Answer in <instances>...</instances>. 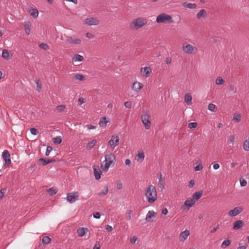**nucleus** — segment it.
Returning a JSON list of instances; mask_svg holds the SVG:
<instances>
[{
    "label": "nucleus",
    "mask_w": 249,
    "mask_h": 249,
    "mask_svg": "<svg viewBox=\"0 0 249 249\" xmlns=\"http://www.w3.org/2000/svg\"><path fill=\"white\" fill-rule=\"evenodd\" d=\"M144 196L146 201L149 203H154L157 199V194L155 187L153 185H148L144 190Z\"/></svg>",
    "instance_id": "obj_1"
},
{
    "label": "nucleus",
    "mask_w": 249,
    "mask_h": 249,
    "mask_svg": "<svg viewBox=\"0 0 249 249\" xmlns=\"http://www.w3.org/2000/svg\"><path fill=\"white\" fill-rule=\"evenodd\" d=\"M105 160L104 162L105 163L103 165V163H101V167L104 171L107 172L108 171L109 167L112 164H114L116 158L114 154L110 153L109 154L105 155Z\"/></svg>",
    "instance_id": "obj_2"
},
{
    "label": "nucleus",
    "mask_w": 249,
    "mask_h": 249,
    "mask_svg": "<svg viewBox=\"0 0 249 249\" xmlns=\"http://www.w3.org/2000/svg\"><path fill=\"white\" fill-rule=\"evenodd\" d=\"M146 23V19L138 18L135 19L130 24V28L132 30H137L144 26Z\"/></svg>",
    "instance_id": "obj_3"
},
{
    "label": "nucleus",
    "mask_w": 249,
    "mask_h": 249,
    "mask_svg": "<svg viewBox=\"0 0 249 249\" xmlns=\"http://www.w3.org/2000/svg\"><path fill=\"white\" fill-rule=\"evenodd\" d=\"M141 120L145 129H150L151 126L150 116L149 112L147 110H143L142 111Z\"/></svg>",
    "instance_id": "obj_4"
},
{
    "label": "nucleus",
    "mask_w": 249,
    "mask_h": 249,
    "mask_svg": "<svg viewBox=\"0 0 249 249\" xmlns=\"http://www.w3.org/2000/svg\"><path fill=\"white\" fill-rule=\"evenodd\" d=\"M182 49L185 53L189 54H195L198 52L196 47L186 42L182 44Z\"/></svg>",
    "instance_id": "obj_5"
},
{
    "label": "nucleus",
    "mask_w": 249,
    "mask_h": 249,
    "mask_svg": "<svg viewBox=\"0 0 249 249\" xmlns=\"http://www.w3.org/2000/svg\"><path fill=\"white\" fill-rule=\"evenodd\" d=\"M156 22L158 23L165 22L173 23L174 20L171 16L166 13H161L157 17Z\"/></svg>",
    "instance_id": "obj_6"
},
{
    "label": "nucleus",
    "mask_w": 249,
    "mask_h": 249,
    "mask_svg": "<svg viewBox=\"0 0 249 249\" xmlns=\"http://www.w3.org/2000/svg\"><path fill=\"white\" fill-rule=\"evenodd\" d=\"M79 196V193L77 192L68 193L67 195L66 200L67 202L71 204L78 199Z\"/></svg>",
    "instance_id": "obj_7"
},
{
    "label": "nucleus",
    "mask_w": 249,
    "mask_h": 249,
    "mask_svg": "<svg viewBox=\"0 0 249 249\" xmlns=\"http://www.w3.org/2000/svg\"><path fill=\"white\" fill-rule=\"evenodd\" d=\"M120 139L117 135H112L108 141V144L111 149H114L119 143Z\"/></svg>",
    "instance_id": "obj_8"
},
{
    "label": "nucleus",
    "mask_w": 249,
    "mask_h": 249,
    "mask_svg": "<svg viewBox=\"0 0 249 249\" xmlns=\"http://www.w3.org/2000/svg\"><path fill=\"white\" fill-rule=\"evenodd\" d=\"M243 209L242 207H236L230 210L228 213V215L230 216L234 217L242 212Z\"/></svg>",
    "instance_id": "obj_9"
},
{
    "label": "nucleus",
    "mask_w": 249,
    "mask_h": 249,
    "mask_svg": "<svg viewBox=\"0 0 249 249\" xmlns=\"http://www.w3.org/2000/svg\"><path fill=\"white\" fill-rule=\"evenodd\" d=\"M195 201L192 198H188L184 203L183 209L184 210H189L195 204Z\"/></svg>",
    "instance_id": "obj_10"
},
{
    "label": "nucleus",
    "mask_w": 249,
    "mask_h": 249,
    "mask_svg": "<svg viewBox=\"0 0 249 249\" xmlns=\"http://www.w3.org/2000/svg\"><path fill=\"white\" fill-rule=\"evenodd\" d=\"M157 213L154 211H149L146 215L145 220L148 222H152L156 218Z\"/></svg>",
    "instance_id": "obj_11"
},
{
    "label": "nucleus",
    "mask_w": 249,
    "mask_h": 249,
    "mask_svg": "<svg viewBox=\"0 0 249 249\" xmlns=\"http://www.w3.org/2000/svg\"><path fill=\"white\" fill-rule=\"evenodd\" d=\"M85 23L89 26L97 25L99 21L96 18H89L85 19Z\"/></svg>",
    "instance_id": "obj_12"
},
{
    "label": "nucleus",
    "mask_w": 249,
    "mask_h": 249,
    "mask_svg": "<svg viewBox=\"0 0 249 249\" xmlns=\"http://www.w3.org/2000/svg\"><path fill=\"white\" fill-rule=\"evenodd\" d=\"M10 156V154L8 151L4 150L2 152V157L5 161V163L7 165H9L11 163Z\"/></svg>",
    "instance_id": "obj_13"
},
{
    "label": "nucleus",
    "mask_w": 249,
    "mask_h": 249,
    "mask_svg": "<svg viewBox=\"0 0 249 249\" xmlns=\"http://www.w3.org/2000/svg\"><path fill=\"white\" fill-rule=\"evenodd\" d=\"M158 185L159 188L162 190L165 187V179L162 177V175L161 173L158 174Z\"/></svg>",
    "instance_id": "obj_14"
},
{
    "label": "nucleus",
    "mask_w": 249,
    "mask_h": 249,
    "mask_svg": "<svg viewBox=\"0 0 249 249\" xmlns=\"http://www.w3.org/2000/svg\"><path fill=\"white\" fill-rule=\"evenodd\" d=\"M151 71V69L149 67H145L142 68L141 69V72L142 75L145 77H147L150 75Z\"/></svg>",
    "instance_id": "obj_15"
},
{
    "label": "nucleus",
    "mask_w": 249,
    "mask_h": 249,
    "mask_svg": "<svg viewBox=\"0 0 249 249\" xmlns=\"http://www.w3.org/2000/svg\"><path fill=\"white\" fill-rule=\"evenodd\" d=\"M109 122V119L105 116L100 119L99 125L101 127L105 128L106 127L107 124Z\"/></svg>",
    "instance_id": "obj_16"
},
{
    "label": "nucleus",
    "mask_w": 249,
    "mask_h": 249,
    "mask_svg": "<svg viewBox=\"0 0 249 249\" xmlns=\"http://www.w3.org/2000/svg\"><path fill=\"white\" fill-rule=\"evenodd\" d=\"M142 88V84L138 81H135L132 86V89L134 91L138 92Z\"/></svg>",
    "instance_id": "obj_17"
},
{
    "label": "nucleus",
    "mask_w": 249,
    "mask_h": 249,
    "mask_svg": "<svg viewBox=\"0 0 249 249\" xmlns=\"http://www.w3.org/2000/svg\"><path fill=\"white\" fill-rule=\"evenodd\" d=\"M93 169L96 179L98 180L101 178V175H102V172L99 168L98 166L94 165L93 166Z\"/></svg>",
    "instance_id": "obj_18"
},
{
    "label": "nucleus",
    "mask_w": 249,
    "mask_h": 249,
    "mask_svg": "<svg viewBox=\"0 0 249 249\" xmlns=\"http://www.w3.org/2000/svg\"><path fill=\"white\" fill-rule=\"evenodd\" d=\"M190 234L189 231L188 230H185L181 232L179 234V240L180 242H184Z\"/></svg>",
    "instance_id": "obj_19"
},
{
    "label": "nucleus",
    "mask_w": 249,
    "mask_h": 249,
    "mask_svg": "<svg viewBox=\"0 0 249 249\" xmlns=\"http://www.w3.org/2000/svg\"><path fill=\"white\" fill-rule=\"evenodd\" d=\"M67 41L69 44H80L81 42L80 39H78V38H72L71 36L67 37Z\"/></svg>",
    "instance_id": "obj_20"
},
{
    "label": "nucleus",
    "mask_w": 249,
    "mask_h": 249,
    "mask_svg": "<svg viewBox=\"0 0 249 249\" xmlns=\"http://www.w3.org/2000/svg\"><path fill=\"white\" fill-rule=\"evenodd\" d=\"M88 231L89 230L87 228L81 227L77 229V233L79 237H83L86 234V232Z\"/></svg>",
    "instance_id": "obj_21"
},
{
    "label": "nucleus",
    "mask_w": 249,
    "mask_h": 249,
    "mask_svg": "<svg viewBox=\"0 0 249 249\" xmlns=\"http://www.w3.org/2000/svg\"><path fill=\"white\" fill-rule=\"evenodd\" d=\"M243 223L242 220H239L235 221L233 223V229L238 230L242 227Z\"/></svg>",
    "instance_id": "obj_22"
},
{
    "label": "nucleus",
    "mask_w": 249,
    "mask_h": 249,
    "mask_svg": "<svg viewBox=\"0 0 249 249\" xmlns=\"http://www.w3.org/2000/svg\"><path fill=\"white\" fill-rule=\"evenodd\" d=\"M203 192L202 191H199L196 192L192 196V198L194 200H198L202 196Z\"/></svg>",
    "instance_id": "obj_23"
},
{
    "label": "nucleus",
    "mask_w": 249,
    "mask_h": 249,
    "mask_svg": "<svg viewBox=\"0 0 249 249\" xmlns=\"http://www.w3.org/2000/svg\"><path fill=\"white\" fill-rule=\"evenodd\" d=\"M207 16V14L204 9L200 10L196 15L197 18L200 19L202 18H205Z\"/></svg>",
    "instance_id": "obj_24"
},
{
    "label": "nucleus",
    "mask_w": 249,
    "mask_h": 249,
    "mask_svg": "<svg viewBox=\"0 0 249 249\" xmlns=\"http://www.w3.org/2000/svg\"><path fill=\"white\" fill-rule=\"evenodd\" d=\"M54 161V160H48L46 159H43V158H40L38 160V161L41 162V165L42 166L46 165L47 164H48Z\"/></svg>",
    "instance_id": "obj_25"
},
{
    "label": "nucleus",
    "mask_w": 249,
    "mask_h": 249,
    "mask_svg": "<svg viewBox=\"0 0 249 249\" xmlns=\"http://www.w3.org/2000/svg\"><path fill=\"white\" fill-rule=\"evenodd\" d=\"M31 23L27 22L24 24V30L27 35H29L31 33Z\"/></svg>",
    "instance_id": "obj_26"
},
{
    "label": "nucleus",
    "mask_w": 249,
    "mask_h": 249,
    "mask_svg": "<svg viewBox=\"0 0 249 249\" xmlns=\"http://www.w3.org/2000/svg\"><path fill=\"white\" fill-rule=\"evenodd\" d=\"M182 6L191 9H194L196 7V5L195 3H192L186 2L182 3Z\"/></svg>",
    "instance_id": "obj_27"
},
{
    "label": "nucleus",
    "mask_w": 249,
    "mask_h": 249,
    "mask_svg": "<svg viewBox=\"0 0 249 249\" xmlns=\"http://www.w3.org/2000/svg\"><path fill=\"white\" fill-rule=\"evenodd\" d=\"M184 100L188 105H190L192 104V97L190 94H186L184 96Z\"/></svg>",
    "instance_id": "obj_28"
},
{
    "label": "nucleus",
    "mask_w": 249,
    "mask_h": 249,
    "mask_svg": "<svg viewBox=\"0 0 249 249\" xmlns=\"http://www.w3.org/2000/svg\"><path fill=\"white\" fill-rule=\"evenodd\" d=\"M241 116L239 113H235L233 114L232 121L235 123H239L241 121Z\"/></svg>",
    "instance_id": "obj_29"
},
{
    "label": "nucleus",
    "mask_w": 249,
    "mask_h": 249,
    "mask_svg": "<svg viewBox=\"0 0 249 249\" xmlns=\"http://www.w3.org/2000/svg\"><path fill=\"white\" fill-rule=\"evenodd\" d=\"M84 59V57L78 54H75L72 57V61L76 62V61H82Z\"/></svg>",
    "instance_id": "obj_30"
},
{
    "label": "nucleus",
    "mask_w": 249,
    "mask_h": 249,
    "mask_svg": "<svg viewBox=\"0 0 249 249\" xmlns=\"http://www.w3.org/2000/svg\"><path fill=\"white\" fill-rule=\"evenodd\" d=\"M31 15L34 18H36L38 17V12L37 9L32 8L30 10Z\"/></svg>",
    "instance_id": "obj_31"
},
{
    "label": "nucleus",
    "mask_w": 249,
    "mask_h": 249,
    "mask_svg": "<svg viewBox=\"0 0 249 249\" xmlns=\"http://www.w3.org/2000/svg\"><path fill=\"white\" fill-rule=\"evenodd\" d=\"M144 157L145 156L143 152L139 153L136 155V159L138 161H142L143 160Z\"/></svg>",
    "instance_id": "obj_32"
},
{
    "label": "nucleus",
    "mask_w": 249,
    "mask_h": 249,
    "mask_svg": "<svg viewBox=\"0 0 249 249\" xmlns=\"http://www.w3.org/2000/svg\"><path fill=\"white\" fill-rule=\"evenodd\" d=\"M96 142V141L95 140H93L89 142L86 146L87 149H91V148H92L95 145Z\"/></svg>",
    "instance_id": "obj_33"
},
{
    "label": "nucleus",
    "mask_w": 249,
    "mask_h": 249,
    "mask_svg": "<svg viewBox=\"0 0 249 249\" xmlns=\"http://www.w3.org/2000/svg\"><path fill=\"white\" fill-rule=\"evenodd\" d=\"M108 192V188L107 186H105L103 190L98 193V195L99 196H104L107 195Z\"/></svg>",
    "instance_id": "obj_34"
},
{
    "label": "nucleus",
    "mask_w": 249,
    "mask_h": 249,
    "mask_svg": "<svg viewBox=\"0 0 249 249\" xmlns=\"http://www.w3.org/2000/svg\"><path fill=\"white\" fill-rule=\"evenodd\" d=\"M36 85V90L37 91L40 92L42 89V83L40 80L36 79L35 81Z\"/></svg>",
    "instance_id": "obj_35"
},
{
    "label": "nucleus",
    "mask_w": 249,
    "mask_h": 249,
    "mask_svg": "<svg viewBox=\"0 0 249 249\" xmlns=\"http://www.w3.org/2000/svg\"><path fill=\"white\" fill-rule=\"evenodd\" d=\"M243 149L246 151H249V138L244 141L243 143Z\"/></svg>",
    "instance_id": "obj_36"
},
{
    "label": "nucleus",
    "mask_w": 249,
    "mask_h": 249,
    "mask_svg": "<svg viewBox=\"0 0 249 249\" xmlns=\"http://www.w3.org/2000/svg\"><path fill=\"white\" fill-rule=\"evenodd\" d=\"M225 83V80L220 77H218L215 79V84L217 85H222Z\"/></svg>",
    "instance_id": "obj_37"
},
{
    "label": "nucleus",
    "mask_w": 249,
    "mask_h": 249,
    "mask_svg": "<svg viewBox=\"0 0 249 249\" xmlns=\"http://www.w3.org/2000/svg\"><path fill=\"white\" fill-rule=\"evenodd\" d=\"M231 242L230 240L226 239L223 242V243L221 245V247L222 248H226V247H228L229 246H230V245L231 244Z\"/></svg>",
    "instance_id": "obj_38"
},
{
    "label": "nucleus",
    "mask_w": 249,
    "mask_h": 249,
    "mask_svg": "<svg viewBox=\"0 0 249 249\" xmlns=\"http://www.w3.org/2000/svg\"><path fill=\"white\" fill-rule=\"evenodd\" d=\"M48 192L50 194V195L53 196L57 193V190L54 187H52L48 190Z\"/></svg>",
    "instance_id": "obj_39"
},
{
    "label": "nucleus",
    "mask_w": 249,
    "mask_h": 249,
    "mask_svg": "<svg viewBox=\"0 0 249 249\" xmlns=\"http://www.w3.org/2000/svg\"><path fill=\"white\" fill-rule=\"evenodd\" d=\"M53 142L55 144H60L62 142L61 136H57L53 138Z\"/></svg>",
    "instance_id": "obj_40"
},
{
    "label": "nucleus",
    "mask_w": 249,
    "mask_h": 249,
    "mask_svg": "<svg viewBox=\"0 0 249 249\" xmlns=\"http://www.w3.org/2000/svg\"><path fill=\"white\" fill-rule=\"evenodd\" d=\"M2 57L4 58L8 59L9 58V54L6 50H3L2 51Z\"/></svg>",
    "instance_id": "obj_41"
},
{
    "label": "nucleus",
    "mask_w": 249,
    "mask_h": 249,
    "mask_svg": "<svg viewBox=\"0 0 249 249\" xmlns=\"http://www.w3.org/2000/svg\"><path fill=\"white\" fill-rule=\"evenodd\" d=\"M216 108V106L212 103L209 104L208 106V109L211 111L214 112Z\"/></svg>",
    "instance_id": "obj_42"
},
{
    "label": "nucleus",
    "mask_w": 249,
    "mask_h": 249,
    "mask_svg": "<svg viewBox=\"0 0 249 249\" xmlns=\"http://www.w3.org/2000/svg\"><path fill=\"white\" fill-rule=\"evenodd\" d=\"M39 47L40 48L43 49V50H47L49 49V46L45 43H42L39 44Z\"/></svg>",
    "instance_id": "obj_43"
},
{
    "label": "nucleus",
    "mask_w": 249,
    "mask_h": 249,
    "mask_svg": "<svg viewBox=\"0 0 249 249\" xmlns=\"http://www.w3.org/2000/svg\"><path fill=\"white\" fill-rule=\"evenodd\" d=\"M50 241L51 239L48 236H44L42 239V242L44 244H48L50 242Z\"/></svg>",
    "instance_id": "obj_44"
},
{
    "label": "nucleus",
    "mask_w": 249,
    "mask_h": 249,
    "mask_svg": "<svg viewBox=\"0 0 249 249\" xmlns=\"http://www.w3.org/2000/svg\"><path fill=\"white\" fill-rule=\"evenodd\" d=\"M74 78L75 80H79V81H83L84 80V76L82 74H76L74 76Z\"/></svg>",
    "instance_id": "obj_45"
},
{
    "label": "nucleus",
    "mask_w": 249,
    "mask_h": 249,
    "mask_svg": "<svg viewBox=\"0 0 249 249\" xmlns=\"http://www.w3.org/2000/svg\"><path fill=\"white\" fill-rule=\"evenodd\" d=\"M131 213H132L131 210H127L126 211V215L125 217V219L126 220H130L131 219Z\"/></svg>",
    "instance_id": "obj_46"
},
{
    "label": "nucleus",
    "mask_w": 249,
    "mask_h": 249,
    "mask_svg": "<svg viewBox=\"0 0 249 249\" xmlns=\"http://www.w3.org/2000/svg\"><path fill=\"white\" fill-rule=\"evenodd\" d=\"M197 124L195 122L190 123L188 124V128L190 129L195 128L197 126Z\"/></svg>",
    "instance_id": "obj_47"
},
{
    "label": "nucleus",
    "mask_w": 249,
    "mask_h": 249,
    "mask_svg": "<svg viewBox=\"0 0 249 249\" xmlns=\"http://www.w3.org/2000/svg\"><path fill=\"white\" fill-rule=\"evenodd\" d=\"M53 148L50 146H48L46 148L45 155L48 156L49 155L50 152L52 151Z\"/></svg>",
    "instance_id": "obj_48"
},
{
    "label": "nucleus",
    "mask_w": 249,
    "mask_h": 249,
    "mask_svg": "<svg viewBox=\"0 0 249 249\" xmlns=\"http://www.w3.org/2000/svg\"><path fill=\"white\" fill-rule=\"evenodd\" d=\"M240 183L241 187H244L247 185V181L244 178L240 179Z\"/></svg>",
    "instance_id": "obj_49"
},
{
    "label": "nucleus",
    "mask_w": 249,
    "mask_h": 249,
    "mask_svg": "<svg viewBox=\"0 0 249 249\" xmlns=\"http://www.w3.org/2000/svg\"><path fill=\"white\" fill-rule=\"evenodd\" d=\"M6 191V188H2L0 190V199H2Z\"/></svg>",
    "instance_id": "obj_50"
},
{
    "label": "nucleus",
    "mask_w": 249,
    "mask_h": 249,
    "mask_svg": "<svg viewBox=\"0 0 249 249\" xmlns=\"http://www.w3.org/2000/svg\"><path fill=\"white\" fill-rule=\"evenodd\" d=\"M124 106L126 108H130L132 106V103L130 101L126 102L124 103Z\"/></svg>",
    "instance_id": "obj_51"
},
{
    "label": "nucleus",
    "mask_w": 249,
    "mask_h": 249,
    "mask_svg": "<svg viewBox=\"0 0 249 249\" xmlns=\"http://www.w3.org/2000/svg\"><path fill=\"white\" fill-rule=\"evenodd\" d=\"M30 132L33 135H36L38 132L36 128H32L30 129Z\"/></svg>",
    "instance_id": "obj_52"
},
{
    "label": "nucleus",
    "mask_w": 249,
    "mask_h": 249,
    "mask_svg": "<svg viewBox=\"0 0 249 249\" xmlns=\"http://www.w3.org/2000/svg\"><path fill=\"white\" fill-rule=\"evenodd\" d=\"M203 169V166L201 164H199L197 165H196L195 167V171H200L202 169Z\"/></svg>",
    "instance_id": "obj_53"
},
{
    "label": "nucleus",
    "mask_w": 249,
    "mask_h": 249,
    "mask_svg": "<svg viewBox=\"0 0 249 249\" xmlns=\"http://www.w3.org/2000/svg\"><path fill=\"white\" fill-rule=\"evenodd\" d=\"M123 187V185H122V183H121V182L119 180V181H117V182H116V188L118 190H120Z\"/></svg>",
    "instance_id": "obj_54"
},
{
    "label": "nucleus",
    "mask_w": 249,
    "mask_h": 249,
    "mask_svg": "<svg viewBox=\"0 0 249 249\" xmlns=\"http://www.w3.org/2000/svg\"><path fill=\"white\" fill-rule=\"evenodd\" d=\"M93 216L96 219H99L101 216V214L99 212H95L93 213Z\"/></svg>",
    "instance_id": "obj_55"
},
{
    "label": "nucleus",
    "mask_w": 249,
    "mask_h": 249,
    "mask_svg": "<svg viewBox=\"0 0 249 249\" xmlns=\"http://www.w3.org/2000/svg\"><path fill=\"white\" fill-rule=\"evenodd\" d=\"M234 141H235V136L234 135H231L230 137H229V141H230V142L231 144L233 143L234 142Z\"/></svg>",
    "instance_id": "obj_56"
},
{
    "label": "nucleus",
    "mask_w": 249,
    "mask_h": 249,
    "mask_svg": "<svg viewBox=\"0 0 249 249\" xmlns=\"http://www.w3.org/2000/svg\"><path fill=\"white\" fill-rule=\"evenodd\" d=\"M65 108V106L64 105H59L57 107V109L59 111H62Z\"/></svg>",
    "instance_id": "obj_57"
},
{
    "label": "nucleus",
    "mask_w": 249,
    "mask_h": 249,
    "mask_svg": "<svg viewBox=\"0 0 249 249\" xmlns=\"http://www.w3.org/2000/svg\"><path fill=\"white\" fill-rule=\"evenodd\" d=\"M247 247V245L246 244H245L244 245H242V244H239V247H238L237 249H246Z\"/></svg>",
    "instance_id": "obj_58"
},
{
    "label": "nucleus",
    "mask_w": 249,
    "mask_h": 249,
    "mask_svg": "<svg viewBox=\"0 0 249 249\" xmlns=\"http://www.w3.org/2000/svg\"><path fill=\"white\" fill-rule=\"evenodd\" d=\"M213 168L214 170H217L220 167L219 164L218 163H213Z\"/></svg>",
    "instance_id": "obj_59"
},
{
    "label": "nucleus",
    "mask_w": 249,
    "mask_h": 249,
    "mask_svg": "<svg viewBox=\"0 0 249 249\" xmlns=\"http://www.w3.org/2000/svg\"><path fill=\"white\" fill-rule=\"evenodd\" d=\"M195 184V181L194 180L192 179L189 182L188 186L189 188H192L194 186Z\"/></svg>",
    "instance_id": "obj_60"
},
{
    "label": "nucleus",
    "mask_w": 249,
    "mask_h": 249,
    "mask_svg": "<svg viewBox=\"0 0 249 249\" xmlns=\"http://www.w3.org/2000/svg\"><path fill=\"white\" fill-rule=\"evenodd\" d=\"M106 229L107 231H112L113 228L111 226L107 225V226L106 227Z\"/></svg>",
    "instance_id": "obj_61"
},
{
    "label": "nucleus",
    "mask_w": 249,
    "mask_h": 249,
    "mask_svg": "<svg viewBox=\"0 0 249 249\" xmlns=\"http://www.w3.org/2000/svg\"><path fill=\"white\" fill-rule=\"evenodd\" d=\"M86 36L88 38H93L94 37V36L90 33H87Z\"/></svg>",
    "instance_id": "obj_62"
},
{
    "label": "nucleus",
    "mask_w": 249,
    "mask_h": 249,
    "mask_svg": "<svg viewBox=\"0 0 249 249\" xmlns=\"http://www.w3.org/2000/svg\"><path fill=\"white\" fill-rule=\"evenodd\" d=\"M100 245L98 242L96 243L95 245L93 247V249H100Z\"/></svg>",
    "instance_id": "obj_63"
},
{
    "label": "nucleus",
    "mask_w": 249,
    "mask_h": 249,
    "mask_svg": "<svg viewBox=\"0 0 249 249\" xmlns=\"http://www.w3.org/2000/svg\"><path fill=\"white\" fill-rule=\"evenodd\" d=\"M78 104L80 105H82L85 102L84 99L83 98H79L78 99Z\"/></svg>",
    "instance_id": "obj_64"
}]
</instances>
